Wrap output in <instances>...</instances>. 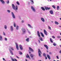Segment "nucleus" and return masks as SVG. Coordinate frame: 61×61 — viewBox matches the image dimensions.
<instances>
[{
    "label": "nucleus",
    "mask_w": 61,
    "mask_h": 61,
    "mask_svg": "<svg viewBox=\"0 0 61 61\" xmlns=\"http://www.w3.org/2000/svg\"><path fill=\"white\" fill-rule=\"evenodd\" d=\"M12 6L13 9H14V10H17V9H18V7H17V5H16V7L15 8V5H14V4H12Z\"/></svg>",
    "instance_id": "1"
},
{
    "label": "nucleus",
    "mask_w": 61,
    "mask_h": 61,
    "mask_svg": "<svg viewBox=\"0 0 61 61\" xmlns=\"http://www.w3.org/2000/svg\"><path fill=\"white\" fill-rule=\"evenodd\" d=\"M38 53L39 54V56H40V57H41V52L40 49H38Z\"/></svg>",
    "instance_id": "2"
},
{
    "label": "nucleus",
    "mask_w": 61,
    "mask_h": 61,
    "mask_svg": "<svg viewBox=\"0 0 61 61\" xmlns=\"http://www.w3.org/2000/svg\"><path fill=\"white\" fill-rule=\"evenodd\" d=\"M11 15L12 17L13 18L15 19V15H14V13H13V12H11Z\"/></svg>",
    "instance_id": "3"
},
{
    "label": "nucleus",
    "mask_w": 61,
    "mask_h": 61,
    "mask_svg": "<svg viewBox=\"0 0 61 61\" xmlns=\"http://www.w3.org/2000/svg\"><path fill=\"white\" fill-rule=\"evenodd\" d=\"M22 30L24 34L25 33V28H22Z\"/></svg>",
    "instance_id": "4"
},
{
    "label": "nucleus",
    "mask_w": 61,
    "mask_h": 61,
    "mask_svg": "<svg viewBox=\"0 0 61 61\" xmlns=\"http://www.w3.org/2000/svg\"><path fill=\"white\" fill-rule=\"evenodd\" d=\"M31 8L33 11V12H36V10L35 9V8L33 6L31 7Z\"/></svg>",
    "instance_id": "5"
},
{
    "label": "nucleus",
    "mask_w": 61,
    "mask_h": 61,
    "mask_svg": "<svg viewBox=\"0 0 61 61\" xmlns=\"http://www.w3.org/2000/svg\"><path fill=\"white\" fill-rule=\"evenodd\" d=\"M0 1L3 5H4V4H5V1L3 0H0Z\"/></svg>",
    "instance_id": "6"
},
{
    "label": "nucleus",
    "mask_w": 61,
    "mask_h": 61,
    "mask_svg": "<svg viewBox=\"0 0 61 61\" xmlns=\"http://www.w3.org/2000/svg\"><path fill=\"white\" fill-rule=\"evenodd\" d=\"M15 45H16V48L17 50H19L18 49V45H17V43H15Z\"/></svg>",
    "instance_id": "7"
},
{
    "label": "nucleus",
    "mask_w": 61,
    "mask_h": 61,
    "mask_svg": "<svg viewBox=\"0 0 61 61\" xmlns=\"http://www.w3.org/2000/svg\"><path fill=\"white\" fill-rule=\"evenodd\" d=\"M19 47L20 50H23V47L21 45H20Z\"/></svg>",
    "instance_id": "8"
},
{
    "label": "nucleus",
    "mask_w": 61,
    "mask_h": 61,
    "mask_svg": "<svg viewBox=\"0 0 61 61\" xmlns=\"http://www.w3.org/2000/svg\"><path fill=\"white\" fill-rule=\"evenodd\" d=\"M44 32L45 34V35H46V36H47V32H46V31L45 30H44Z\"/></svg>",
    "instance_id": "9"
},
{
    "label": "nucleus",
    "mask_w": 61,
    "mask_h": 61,
    "mask_svg": "<svg viewBox=\"0 0 61 61\" xmlns=\"http://www.w3.org/2000/svg\"><path fill=\"white\" fill-rule=\"evenodd\" d=\"M28 26L30 28H33V27H32V26L29 24H28Z\"/></svg>",
    "instance_id": "10"
},
{
    "label": "nucleus",
    "mask_w": 61,
    "mask_h": 61,
    "mask_svg": "<svg viewBox=\"0 0 61 61\" xmlns=\"http://www.w3.org/2000/svg\"><path fill=\"white\" fill-rule=\"evenodd\" d=\"M29 50H30V51H31L32 52H33L34 51L30 47H29Z\"/></svg>",
    "instance_id": "11"
},
{
    "label": "nucleus",
    "mask_w": 61,
    "mask_h": 61,
    "mask_svg": "<svg viewBox=\"0 0 61 61\" xmlns=\"http://www.w3.org/2000/svg\"><path fill=\"white\" fill-rule=\"evenodd\" d=\"M30 1L31 4V5L34 4V1H33V0H30Z\"/></svg>",
    "instance_id": "12"
},
{
    "label": "nucleus",
    "mask_w": 61,
    "mask_h": 61,
    "mask_svg": "<svg viewBox=\"0 0 61 61\" xmlns=\"http://www.w3.org/2000/svg\"><path fill=\"white\" fill-rule=\"evenodd\" d=\"M9 50L10 51V53L11 54L13 55V52H12V51L10 49H9Z\"/></svg>",
    "instance_id": "13"
},
{
    "label": "nucleus",
    "mask_w": 61,
    "mask_h": 61,
    "mask_svg": "<svg viewBox=\"0 0 61 61\" xmlns=\"http://www.w3.org/2000/svg\"><path fill=\"white\" fill-rule=\"evenodd\" d=\"M37 34L39 37H40V33H39V32L38 31H37Z\"/></svg>",
    "instance_id": "14"
},
{
    "label": "nucleus",
    "mask_w": 61,
    "mask_h": 61,
    "mask_svg": "<svg viewBox=\"0 0 61 61\" xmlns=\"http://www.w3.org/2000/svg\"><path fill=\"white\" fill-rule=\"evenodd\" d=\"M44 46H45V47L47 49H48V46H47L46 45H44Z\"/></svg>",
    "instance_id": "15"
},
{
    "label": "nucleus",
    "mask_w": 61,
    "mask_h": 61,
    "mask_svg": "<svg viewBox=\"0 0 61 61\" xmlns=\"http://www.w3.org/2000/svg\"><path fill=\"white\" fill-rule=\"evenodd\" d=\"M47 57L48 58V59H51V58H50V56H49V55L47 54Z\"/></svg>",
    "instance_id": "16"
},
{
    "label": "nucleus",
    "mask_w": 61,
    "mask_h": 61,
    "mask_svg": "<svg viewBox=\"0 0 61 61\" xmlns=\"http://www.w3.org/2000/svg\"><path fill=\"white\" fill-rule=\"evenodd\" d=\"M41 20L42 21V22H45V20L43 18H41Z\"/></svg>",
    "instance_id": "17"
},
{
    "label": "nucleus",
    "mask_w": 61,
    "mask_h": 61,
    "mask_svg": "<svg viewBox=\"0 0 61 61\" xmlns=\"http://www.w3.org/2000/svg\"><path fill=\"white\" fill-rule=\"evenodd\" d=\"M45 8L46 10H49V9H50V8H48V7H45Z\"/></svg>",
    "instance_id": "18"
},
{
    "label": "nucleus",
    "mask_w": 61,
    "mask_h": 61,
    "mask_svg": "<svg viewBox=\"0 0 61 61\" xmlns=\"http://www.w3.org/2000/svg\"><path fill=\"white\" fill-rule=\"evenodd\" d=\"M10 30L11 31H13V26H10Z\"/></svg>",
    "instance_id": "19"
},
{
    "label": "nucleus",
    "mask_w": 61,
    "mask_h": 61,
    "mask_svg": "<svg viewBox=\"0 0 61 61\" xmlns=\"http://www.w3.org/2000/svg\"><path fill=\"white\" fill-rule=\"evenodd\" d=\"M39 39L41 41H43V38L42 37H40L39 38Z\"/></svg>",
    "instance_id": "20"
},
{
    "label": "nucleus",
    "mask_w": 61,
    "mask_h": 61,
    "mask_svg": "<svg viewBox=\"0 0 61 61\" xmlns=\"http://www.w3.org/2000/svg\"><path fill=\"white\" fill-rule=\"evenodd\" d=\"M30 56L32 58V57H34V55L33 54H30Z\"/></svg>",
    "instance_id": "21"
},
{
    "label": "nucleus",
    "mask_w": 61,
    "mask_h": 61,
    "mask_svg": "<svg viewBox=\"0 0 61 61\" xmlns=\"http://www.w3.org/2000/svg\"><path fill=\"white\" fill-rule=\"evenodd\" d=\"M26 57H27V58H29V59H30V57H29V56H28V54H27V55L26 56Z\"/></svg>",
    "instance_id": "22"
},
{
    "label": "nucleus",
    "mask_w": 61,
    "mask_h": 61,
    "mask_svg": "<svg viewBox=\"0 0 61 61\" xmlns=\"http://www.w3.org/2000/svg\"><path fill=\"white\" fill-rule=\"evenodd\" d=\"M2 36H0V41H2Z\"/></svg>",
    "instance_id": "23"
},
{
    "label": "nucleus",
    "mask_w": 61,
    "mask_h": 61,
    "mask_svg": "<svg viewBox=\"0 0 61 61\" xmlns=\"http://www.w3.org/2000/svg\"><path fill=\"white\" fill-rule=\"evenodd\" d=\"M40 33L41 34V35L42 36V37H44V35L41 32H40Z\"/></svg>",
    "instance_id": "24"
},
{
    "label": "nucleus",
    "mask_w": 61,
    "mask_h": 61,
    "mask_svg": "<svg viewBox=\"0 0 61 61\" xmlns=\"http://www.w3.org/2000/svg\"><path fill=\"white\" fill-rule=\"evenodd\" d=\"M50 41L51 42V43H53V41H52V39L51 38H50Z\"/></svg>",
    "instance_id": "25"
},
{
    "label": "nucleus",
    "mask_w": 61,
    "mask_h": 61,
    "mask_svg": "<svg viewBox=\"0 0 61 61\" xmlns=\"http://www.w3.org/2000/svg\"><path fill=\"white\" fill-rule=\"evenodd\" d=\"M4 28H5V29H7V26L6 25H4Z\"/></svg>",
    "instance_id": "26"
},
{
    "label": "nucleus",
    "mask_w": 61,
    "mask_h": 61,
    "mask_svg": "<svg viewBox=\"0 0 61 61\" xmlns=\"http://www.w3.org/2000/svg\"><path fill=\"white\" fill-rule=\"evenodd\" d=\"M50 13L51 14H53V11L52 10H50Z\"/></svg>",
    "instance_id": "27"
},
{
    "label": "nucleus",
    "mask_w": 61,
    "mask_h": 61,
    "mask_svg": "<svg viewBox=\"0 0 61 61\" xmlns=\"http://www.w3.org/2000/svg\"><path fill=\"white\" fill-rule=\"evenodd\" d=\"M41 8L43 10V11H45V8H44L43 7H41Z\"/></svg>",
    "instance_id": "28"
},
{
    "label": "nucleus",
    "mask_w": 61,
    "mask_h": 61,
    "mask_svg": "<svg viewBox=\"0 0 61 61\" xmlns=\"http://www.w3.org/2000/svg\"><path fill=\"white\" fill-rule=\"evenodd\" d=\"M55 24L56 25H58V22H57V21H55Z\"/></svg>",
    "instance_id": "29"
},
{
    "label": "nucleus",
    "mask_w": 61,
    "mask_h": 61,
    "mask_svg": "<svg viewBox=\"0 0 61 61\" xmlns=\"http://www.w3.org/2000/svg\"><path fill=\"white\" fill-rule=\"evenodd\" d=\"M57 10H59V6H57Z\"/></svg>",
    "instance_id": "30"
},
{
    "label": "nucleus",
    "mask_w": 61,
    "mask_h": 61,
    "mask_svg": "<svg viewBox=\"0 0 61 61\" xmlns=\"http://www.w3.org/2000/svg\"><path fill=\"white\" fill-rule=\"evenodd\" d=\"M26 41L27 42H28L29 41V38H27L26 39Z\"/></svg>",
    "instance_id": "31"
},
{
    "label": "nucleus",
    "mask_w": 61,
    "mask_h": 61,
    "mask_svg": "<svg viewBox=\"0 0 61 61\" xmlns=\"http://www.w3.org/2000/svg\"><path fill=\"white\" fill-rule=\"evenodd\" d=\"M16 3L17 5H20V4L19 3V2H18V1H17L16 2Z\"/></svg>",
    "instance_id": "32"
},
{
    "label": "nucleus",
    "mask_w": 61,
    "mask_h": 61,
    "mask_svg": "<svg viewBox=\"0 0 61 61\" xmlns=\"http://www.w3.org/2000/svg\"><path fill=\"white\" fill-rule=\"evenodd\" d=\"M53 45L54 46H56V43H55V42L53 43Z\"/></svg>",
    "instance_id": "33"
},
{
    "label": "nucleus",
    "mask_w": 61,
    "mask_h": 61,
    "mask_svg": "<svg viewBox=\"0 0 61 61\" xmlns=\"http://www.w3.org/2000/svg\"><path fill=\"white\" fill-rule=\"evenodd\" d=\"M10 48L11 49V50H13V51H14V48H13V47H11V48L10 47Z\"/></svg>",
    "instance_id": "34"
},
{
    "label": "nucleus",
    "mask_w": 61,
    "mask_h": 61,
    "mask_svg": "<svg viewBox=\"0 0 61 61\" xmlns=\"http://www.w3.org/2000/svg\"><path fill=\"white\" fill-rule=\"evenodd\" d=\"M19 54L20 55H22V53L20 51H19Z\"/></svg>",
    "instance_id": "35"
},
{
    "label": "nucleus",
    "mask_w": 61,
    "mask_h": 61,
    "mask_svg": "<svg viewBox=\"0 0 61 61\" xmlns=\"http://www.w3.org/2000/svg\"><path fill=\"white\" fill-rule=\"evenodd\" d=\"M52 7L53 8H54V9H55V8H56V7H55V5H52Z\"/></svg>",
    "instance_id": "36"
},
{
    "label": "nucleus",
    "mask_w": 61,
    "mask_h": 61,
    "mask_svg": "<svg viewBox=\"0 0 61 61\" xmlns=\"http://www.w3.org/2000/svg\"><path fill=\"white\" fill-rule=\"evenodd\" d=\"M27 31H28V33H29V34H31V33L29 31V30H28V29H27Z\"/></svg>",
    "instance_id": "37"
},
{
    "label": "nucleus",
    "mask_w": 61,
    "mask_h": 61,
    "mask_svg": "<svg viewBox=\"0 0 61 61\" xmlns=\"http://www.w3.org/2000/svg\"><path fill=\"white\" fill-rule=\"evenodd\" d=\"M48 28L49 29H50V30H51V27H50V26H48Z\"/></svg>",
    "instance_id": "38"
},
{
    "label": "nucleus",
    "mask_w": 61,
    "mask_h": 61,
    "mask_svg": "<svg viewBox=\"0 0 61 61\" xmlns=\"http://www.w3.org/2000/svg\"><path fill=\"white\" fill-rule=\"evenodd\" d=\"M19 28V26H17L16 27V29L17 30H18V29Z\"/></svg>",
    "instance_id": "39"
},
{
    "label": "nucleus",
    "mask_w": 61,
    "mask_h": 61,
    "mask_svg": "<svg viewBox=\"0 0 61 61\" xmlns=\"http://www.w3.org/2000/svg\"><path fill=\"white\" fill-rule=\"evenodd\" d=\"M7 12H8V13H10V11L9 10H7Z\"/></svg>",
    "instance_id": "40"
},
{
    "label": "nucleus",
    "mask_w": 61,
    "mask_h": 61,
    "mask_svg": "<svg viewBox=\"0 0 61 61\" xmlns=\"http://www.w3.org/2000/svg\"><path fill=\"white\" fill-rule=\"evenodd\" d=\"M57 38H61V37H60V36H57Z\"/></svg>",
    "instance_id": "41"
},
{
    "label": "nucleus",
    "mask_w": 61,
    "mask_h": 61,
    "mask_svg": "<svg viewBox=\"0 0 61 61\" xmlns=\"http://www.w3.org/2000/svg\"><path fill=\"white\" fill-rule=\"evenodd\" d=\"M43 55V56H46V54L45 53H44Z\"/></svg>",
    "instance_id": "42"
},
{
    "label": "nucleus",
    "mask_w": 61,
    "mask_h": 61,
    "mask_svg": "<svg viewBox=\"0 0 61 61\" xmlns=\"http://www.w3.org/2000/svg\"><path fill=\"white\" fill-rule=\"evenodd\" d=\"M14 27H15V23H14Z\"/></svg>",
    "instance_id": "43"
},
{
    "label": "nucleus",
    "mask_w": 61,
    "mask_h": 61,
    "mask_svg": "<svg viewBox=\"0 0 61 61\" xmlns=\"http://www.w3.org/2000/svg\"><path fill=\"white\" fill-rule=\"evenodd\" d=\"M3 35L4 36H5V34L4 32H3Z\"/></svg>",
    "instance_id": "44"
},
{
    "label": "nucleus",
    "mask_w": 61,
    "mask_h": 61,
    "mask_svg": "<svg viewBox=\"0 0 61 61\" xmlns=\"http://www.w3.org/2000/svg\"><path fill=\"white\" fill-rule=\"evenodd\" d=\"M52 38H53L54 39H55V37L54 36H52Z\"/></svg>",
    "instance_id": "45"
},
{
    "label": "nucleus",
    "mask_w": 61,
    "mask_h": 61,
    "mask_svg": "<svg viewBox=\"0 0 61 61\" xmlns=\"http://www.w3.org/2000/svg\"><path fill=\"white\" fill-rule=\"evenodd\" d=\"M21 22H22V23H24V21L23 20H22Z\"/></svg>",
    "instance_id": "46"
},
{
    "label": "nucleus",
    "mask_w": 61,
    "mask_h": 61,
    "mask_svg": "<svg viewBox=\"0 0 61 61\" xmlns=\"http://www.w3.org/2000/svg\"><path fill=\"white\" fill-rule=\"evenodd\" d=\"M5 41H7V39L6 38H5Z\"/></svg>",
    "instance_id": "47"
},
{
    "label": "nucleus",
    "mask_w": 61,
    "mask_h": 61,
    "mask_svg": "<svg viewBox=\"0 0 61 61\" xmlns=\"http://www.w3.org/2000/svg\"><path fill=\"white\" fill-rule=\"evenodd\" d=\"M45 57L46 59H47V57H46V56H45Z\"/></svg>",
    "instance_id": "48"
},
{
    "label": "nucleus",
    "mask_w": 61,
    "mask_h": 61,
    "mask_svg": "<svg viewBox=\"0 0 61 61\" xmlns=\"http://www.w3.org/2000/svg\"><path fill=\"white\" fill-rule=\"evenodd\" d=\"M9 0H8L7 1V4H9Z\"/></svg>",
    "instance_id": "49"
},
{
    "label": "nucleus",
    "mask_w": 61,
    "mask_h": 61,
    "mask_svg": "<svg viewBox=\"0 0 61 61\" xmlns=\"http://www.w3.org/2000/svg\"><path fill=\"white\" fill-rule=\"evenodd\" d=\"M56 57H57V59H59V58H58V56H56Z\"/></svg>",
    "instance_id": "50"
},
{
    "label": "nucleus",
    "mask_w": 61,
    "mask_h": 61,
    "mask_svg": "<svg viewBox=\"0 0 61 61\" xmlns=\"http://www.w3.org/2000/svg\"><path fill=\"white\" fill-rule=\"evenodd\" d=\"M38 42L39 43H40V41L39 40H38Z\"/></svg>",
    "instance_id": "51"
},
{
    "label": "nucleus",
    "mask_w": 61,
    "mask_h": 61,
    "mask_svg": "<svg viewBox=\"0 0 61 61\" xmlns=\"http://www.w3.org/2000/svg\"><path fill=\"white\" fill-rule=\"evenodd\" d=\"M3 60H5V58H3Z\"/></svg>",
    "instance_id": "52"
},
{
    "label": "nucleus",
    "mask_w": 61,
    "mask_h": 61,
    "mask_svg": "<svg viewBox=\"0 0 61 61\" xmlns=\"http://www.w3.org/2000/svg\"><path fill=\"white\" fill-rule=\"evenodd\" d=\"M59 52L61 54V50H60V51Z\"/></svg>",
    "instance_id": "53"
},
{
    "label": "nucleus",
    "mask_w": 61,
    "mask_h": 61,
    "mask_svg": "<svg viewBox=\"0 0 61 61\" xmlns=\"http://www.w3.org/2000/svg\"><path fill=\"white\" fill-rule=\"evenodd\" d=\"M49 54L50 55H51V52H50L49 53Z\"/></svg>",
    "instance_id": "54"
},
{
    "label": "nucleus",
    "mask_w": 61,
    "mask_h": 61,
    "mask_svg": "<svg viewBox=\"0 0 61 61\" xmlns=\"http://www.w3.org/2000/svg\"><path fill=\"white\" fill-rule=\"evenodd\" d=\"M59 27H61V26H59Z\"/></svg>",
    "instance_id": "55"
},
{
    "label": "nucleus",
    "mask_w": 61,
    "mask_h": 61,
    "mask_svg": "<svg viewBox=\"0 0 61 61\" xmlns=\"http://www.w3.org/2000/svg\"><path fill=\"white\" fill-rule=\"evenodd\" d=\"M17 58H19V57H18V56H17Z\"/></svg>",
    "instance_id": "56"
},
{
    "label": "nucleus",
    "mask_w": 61,
    "mask_h": 61,
    "mask_svg": "<svg viewBox=\"0 0 61 61\" xmlns=\"http://www.w3.org/2000/svg\"><path fill=\"white\" fill-rule=\"evenodd\" d=\"M29 54H31V52H29Z\"/></svg>",
    "instance_id": "57"
},
{
    "label": "nucleus",
    "mask_w": 61,
    "mask_h": 61,
    "mask_svg": "<svg viewBox=\"0 0 61 61\" xmlns=\"http://www.w3.org/2000/svg\"><path fill=\"white\" fill-rule=\"evenodd\" d=\"M29 4H30V3L29 2V3H28V4H29Z\"/></svg>",
    "instance_id": "58"
},
{
    "label": "nucleus",
    "mask_w": 61,
    "mask_h": 61,
    "mask_svg": "<svg viewBox=\"0 0 61 61\" xmlns=\"http://www.w3.org/2000/svg\"><path fill=\"white\" fill-rule=\"evenodd\" d=\"M60 35H61V33H60Z\"/></svg>",
    "instance_id": "59"
},
{
    "label": "nucleus",
    "mask_w": 61,
    "mask_h": 61,
    "mask_svg": "<svg viewBox=\"0 0 61 61\" xmlns=\"http://www.w3.org/2000/svg\"><path fill=\"white\" fill-rule=\"evenodd\" d=\"M39 61H41V60H39Z\"/></svg>",
    "instance_id": "60"
},
{
    "label": "nucleus",
    "mask_w": 61,
    "mask_h": 61,
    "mask_svg": "<svg viewBox=\"0 0 61 61\" xmlns=\"http://www.w3.org/2000/svg\"><path fill=\"white\" fill-rule=\"evenodd\" d=\"M60 40H61V39H60Z\"/></svg>",
    "instance_id": "61"
},
{
    "label": "nucleus",
    "mask_w": 61,
    "mask_h": 61,
    "mask_svg": "<svg viewBox=\"0 0 61 61\" xmlns=\"http://www.w3.org/2000/svg\"><path fill=\"white\" fill-rule=\"evenodd\" d=\"M53 61H55V60H54Z\"/></svg>",
    "instance_id": "62"
},
{
    "label": "nucleus",
    "mask_w": 61,
    "mask_h": 61,
    "mask_svg": "<svg viewBox=\"0 0 61 61\" xmlns=\"http://www.w3.org/2000/svg\"><path fill=\"white\" fill-rule=\"evenodd\" d=\"M50 0V1H51L52 0Z\"/></svg>",
    "instance_id": "63"
},
{
    "label": "nucleus",
    "mask_w": 61,
    "mask_h": 61,
    "mask_svg": "<svg viewBox=\"0 0 61 61\" xmlns=\"http://www.w3.org/2000/svg\"><path fill=\"white\" fill-rule=\"evenodd\" d=\"M47 52H48V51H47Z\"/></svg>",
    "instance_id": "64"
}]
</instances>
